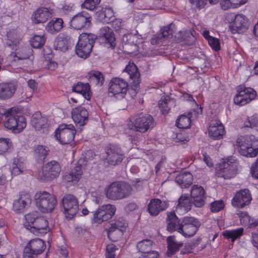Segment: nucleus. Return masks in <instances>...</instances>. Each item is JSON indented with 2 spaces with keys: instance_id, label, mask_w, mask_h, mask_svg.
<instances>
[{
  "instance_id": "1",
  "label": "nucleus",
  "mask_w": 258,
  "mask_h": 258,
  "mask_svg": "<svg viewBox=\"0 0 258 258\" xmlns=\"http://www.w3.org/2000/svg\"><path fill=\"white\" fill-rule=\"evenodd\" d=\"M25 227L36 235H43L49 231L48 222L46 218L40 216L38 212L33 211L25 216Z\"/></svg>"
},
{
  "instance_id": "2",
  "label": "nucleus",
  "mask_w": 258,
  "mask_h": 258,
  "mask_svg": "<svg viewBox=\"0 0 258 258\" xmlns=\"http://www.w3.org/2000/svg\"><path fill=\"white\" fill-rule=\"evenodd\" d=\"M155 124L154 119L151 115L141 112L136 114L127 125L128 128L131 130L145 133L152 129Z\"/></svg>"
},
{
  "instance_id": "3",
  "label": "nucleus",
  "mask_w": 258,
  "mask_h": 258,
  "mask_svg": "<svg viewBox=\"0 0 258 258\" xmlns=\"http://www.w3.org/2000/svg\"><path fill=\"white\" fill-rule=\"evenodd\" d=\"M132 186L124 181H116L105 188L106 196L109 199L116 201L125 199L132 194Z\"/></svg>"
},
{
  "instance_id": "4",
  "label": "nucleus",
  "mask_w": 258,
  "mask_h": 258,
  "mask_svg": "<svg viewBox=\"0 0 258 258\" xmlns=\"http://www.w3.org/2000/svg\"><path fill=\"white\" fill-rule=\"evenodd\" d=\"M3 115L5 117L4 126L13 133H20L26 127L27 123L25 117L16 114L13 108L5 110Z\"/></svg>"
},
{
  "instance_id": "5",
  "label": "nucleus",
  "mask_w": 258,
  "mask_h": 258,
  "mask_svg": "<svg viewBox=\"0 0 258 258\" xmlns=\"http://www.w3.org/2000/svg\"><path fill=\"white\" fill-rule=\"evenodd\" d=\"M236 145L239 153L247 157H254L258 154V140L253 135H246L239 137Z\"/></svg>"
},
{
  "instance_id": "6",
  "label": "nucleus",
  "mask_w": 258,
  "mask_h": 258,
  "mask_svg": "<svg viewBox=\"0 0 258 258\" xmlns=\"http://www.w3.org/2000/svg\"><path fill=\"white\" fill-rule=\"evenodd\" d=\"M96 36L93 34L82 33L79 37L76 46V53L78 56L86 58L91 52Z\"/></svg>"
},
{
  "instance_id": "7",
  "label": "nucleus",
  "mask_w": 258,
  "mask_h": 258,
  "mask_svg": "<svg viewBox=\"0 0 258 258\" xmlns=\"http://www.w3.org/2000/svg\"><path fill=\"white\" fill-rule=\"evenodd\" d=\"M37 206L43 213L52 211L57 204L56 197L46 191L37 192L35 196Z\"/></svg>"
},
{
  "instance_id": "8",
  "label": "nucleus",
  "mask_w": 258,
  "mask_h": 258,
  "mask_svg": "<svg viewBox=\"0 0 258 258\" xmlns=\"http://www.w3.org/2000/svg\"><path fill=\"white\" fill-rule=\"evenodd\" d=\"M238 163L234 157H229L219 164V169L217 172L218 177L229 179L237 174Z\"/></svg>"
},
{
  "instance_id": "9",
  "label": "nucleus",
  "mask_w": 258,
  "mask_h": 258,
  "mask_svg": "<svg viewBox=\"0 0 258 258\" xmlns=\"http://www.w3.org/2000/svg\"><path fill=\"white\" fill-rule=\"evenodd\" d=\"M45 242L40 238L31 239L25 246L23 250L24 258H35L45 249Z\"/></svg>"
},
{
  "instance_id": "10",
  "label": "nucleus",
  "mask_w": 258,
  "mask_h": 258,
  "mask_svg": "<svg viewBox=\"0 0 258 258\" xmlns=\"http://www.w3.org/2000/svg\"><path fill=\"white\" fill-rule=\"evenodd\" d=\"M201 226L199 220L191 216H185L182 218L181 233L185 237L194 236Z\"/></svg>"
},
{
  "instance_id": "11",
  "label": "nucleus",
  "mask_w": 258,
  "mask_h": 258,
  "mask_svg": "<svg viewBox=\"0 0 258 258\" xmlns=\"http://www.w3.org/2000/svg\"><path fill=\"white\" fill-rule=\"evenodd\" d=\"M55 133V137L60 143L68 144L74 140L76 131L72 124H61Z\"/></svg>"
},
{
  "instance_id": "12",
  "label": "nucleus",
  "mask_w": 258,
  "mask_h": 258,
  "mask_svg": "<svg viewBox=\"0 0 258 258\" xmlns=\"http://www.w3.org/2000/svg\"><path fill=\"white\" fill-rule=\"evenodd\" d=\"M61 207L66 217L72 219L79 211L78 199L73 195H66L61 200Z\"/></svg>"
},
{
  "instance_id": "13",
  "label": "nucleus",
  "mask_w": 258,
  "mask_h": 258,
  "mask_svg": "<svg viewBox=\"0 0 258 258\" xmlns=\"http://www.w3.org/2000/svg\"><path fill=\"white\" fill-rule=\"evenodd\" d=\"M128 89V83L119 78H113L109 84L108 93L115 97L123 98Z\"/></svg>"
},
{
  "instance_id": "14",
  "label": "nucleus",
  "mask_w": 258,
  "mask_h": 258,
  "mask_svg": "<svg viewBox=\"0 0 258 258\" xmlns=\"http://www.w3.org/2000/svg\"><path fill=\"white\" fill-rule=\"evenodd\" d=\"M110 227L107 230L108 238L113 241H116L122 234L123 231L127 226V222L121 217H115L111 221Z\"/></svg>"
},
{
  "instance_id": "15",
  "label": "nucleus",
  "mask_w": 258,
  "mask_h": 258,
  "mask_svg": "<svg viewBox=\"0 0 258 258\" xmlns=\"http://www.w3.org/2000/svg\"><path fill=\"white\" fill-rule=\"evenodd\" d=\"M106 160L109 164L115 166L120 164L124 158V154L120 147L109 144L105 148Z\"/></svg>"
},
{
  "instance_id": "16",
  "label": "nucleus",
  "mask_w": 258,
  "mask_h": 258,
  "mask_svg": "<svg viewBox=\"0 0 258 258\" xmlns=\"http://www.w3.org/2000/svg\"><path fill=\"white\" fill-rule=\"evenodd\" d=\"M115 206L107 204L99 207L94 213L93 221L94 223L101 224L111 219L115 214Z\"/></svg>"
},
{
  "instance_id": "17",
  "label": "nucleus",
  "mask_w": 258,
  "mask_h": 258,
  "mask_svg": "<svg viewBox=\"0 0 258 258\" xmlns=\"http://www.w3.org/2000/svg\"><path fill=\"white\" fill-rule=\"evenodd\" d=\"M256 96V92L253 89L240 86L234 98V102L239 106H243L254 99Z\"/></svg>"
},
{
  "instance_id": "18",
  "label": "nucleus",
  "mask_w": 258,
  "mask_h": 258,
  "mask_svg": "<svg viewBox=\"0 0 258 258\" xmlns=\"http://www.w3.org/2000/svg\"><path fill=\"white\" fill-rule=\"evenodd\" d=\"M61 172L59 163L55 160H52L43 165L42 167V181L51 180L58 177Z\"/></svg>"
},
{
  "instance_id": "19",
  "label": "nucleus",
  "mask_w": 258,
  "mask_h": 258,
  "mask_svg": "<svg viewBox=\"0 0 258 258\" xmlns=\"http://www.w3.org/2000/svg\"><path fill=\"white\" fill-rule=\"evenodd\" d=\"M91 17L86 12H82L74 16L70 22L71 26L77 30L87 29L91 24Z\"/></svg>"
},
{
  "instance_id": "20",
  "label": "nucleus",
  "mask_w": 258,
  "mask_h": 258,
  "mask_svg": "<svg viewBox=\"0 0 258 258\" xmlns=\"http://www.w3.org/2000/svg\"><path fill=\"white\" fill-rule=\"evenodd\" d=\"M248 18L244 15L238 14L234 16V19L230 24L232 33L241 34L245 32L249 27Z\"/></svg>"
},
{
  "instance_id": "21",
  "label": "nucleus",
  "mask_w": 258,
  "mask_h": 258,
  "mask_svg": "<svg viewBox=\"0 0 258 258\" xmlns=\"http://www.w3.org/2000/svg\"><path fill=\"white\" fill-rule=\"evenodd\" d=\"M252 200V197L248 189H241L237 191L232 200V205L238 208H243L249 205Z\"/></svg>"
},
{
  "instance_id": "22",
  "label": "nucleus",
  "mask_w": 258,
  "mask_h": 258,
  "mask_svg": "<svg viewBox=\"0 0 258 258\" xmlns=\"http://www.w3.org/2000/svg\"><path fill=\"white\" fill-rule=\"evenodd\" d=\"M99 39L100 43L107 48H114L115 46L114 33L108 27H104L100 29Z\"/></svg>"
},
{
  "instance_id": "23",
  "label": "nucleus",
  "mask_w": 258,
  "mask_h": 258,
  "mask_svg": "<svg viewBox=\"0 0 258 258\" xmlns=\"http://www.w3.org/2000/svg\"><path fill=\"white\" fill-rule=\"evenodd\" d=\"M190 197L192 204L198 208L203 207L205 203V190L203 186L197 184L192 186L190 190Z\"/></svg>"
},
{
  "instance_id": "24",
  "label": "nucleus",
  "mask_w": 258,
  "mask_h": 258,
  "mask_svg": "<svg viewBox=\"0 0 258 258\" xmlns=\"http://www.w3.org/2000/svg\"><path fill=\"white\" fill-rule=\"evenodd\" d=\"M31 203L30 195L25 192H20L18 199L13 203V209L18 213L23 212Z\"/></svg>"
},
{
  "instance_id": "25",
  "label": "nucleus",
  "mask_w": 258,
  "mask_h": 258,
  "mask_svg": "<svg viewBox=\"0 0 258 258\" xmlns=\"http://www.w3.org/2000/svg\"><path fill=\"white\" fill-rule=\"evenodd\" d=\"M166 229L168 232L181 233L182 218L179 219L174 211L168 212L166 218Z\"/></svg>"
},
{
  "instance_id": "26",
  "label": "nucleus",
  "mask_w": 258,
  "mask_h": 258,
  "mask_svg": "<svg viewBox=\"0 0 258 258\" xmlns=\"http://www.w3.org/2000/svg\"><path fill=\"white\" fill-rule=\"evenodd\" d=\"M53 13V11L51 9L41 7L37 9L33 13L32 19L35 24L43 23L52 17Z\"/></svg>"
},
{
  "instance_id": "27",
  "label": "nucleus",
  "mask_w": 258,
  "mask_h": 258,
  "mask_svg": "<svg viewBox=\"0 0 258 258\" xmlns=\"http://www.w3.org/2000/svg\"><path fill=\"white\" fill-rule=\"evenodd\" d=\"M31 54V49L29 47L17 45L15 52H12L9 55V59L12 62H19L29 58Z\"/></svg>"
},
{
  "instance_id": "28",
  "label": "nucleus",
  "mask_w": 258,
  "mask_h": 258,
  "mask_svg": "<svg viewBox=\"0 0 258 258\" xmlns=\"http://www.w3.org/2000/svg\"><path fill=\"white\" fill-rule=\"evenodd\" d=\"M168 202L158 199L150 200L148 205V211L152 216H157L161 212L165 211L168 207Z\"/></svg>"
},
{
  "instance_id": "29",
  "label": "nucleus",
  "mask_w": 258,
  "mask_h": 258,
  "mask_svg": "<svg viewBox=\"0 0 258 258\" xmlns=\"http://www.w3.org/2000/svg\"><path fill=\"white\" fill-rule=\"evenodd\" d=\"M89 113L87 110L82 106H79L73 109L72 118L77 124L80 126L84 125L88 120Z\"/></svg>"
},
{
  "instance_id": "30",
  "label": "nucleus",
  "mask_w": 258,
  "mask_h": 258,
  "mask_svg": "<svg viewBox=\"0 0 258 258\" xmlns=\"http://www.w3.org/2000/svg\"><path fill=\"white\" fill-rule=\"evenodd\" d=\"M17 88V85L14 82L0 84V99H8L13 97Z\"/></svg>"
},
{
  "instance_id": "31",
  "label": "nucleus",
  "mask_w": 258,
  "mask_h": 258,
  "mask_svg": "<svg viewBox=\"0 0 258 258\" xmlns=\"http://www.w3.org/2000/svg\"><path fill=\"white\" fill-rule=\"evenodd\" d=\"M167 250L166 254L168 257L173 256L180 248L183 246V243L178 241L174 235L169 236L167 238Z\"/></svg>"
},
{
  "instance_id": "32",
  "label": "nucleus",
  "mask_w": 258,
  "mask_h": 258,
  "mask_svg": "<svg viewBox=\"0 0 258 258\" xmlns=\"http://www.w3.org/2000/svg\"><path fill=\"white\" fill-rule=\"evenodd\" d=\"M64 22L62 18H54L45 26V30L51 34H56L63 27Z\"/></svg>"
},
{
  "instance_id": "33",
  "label": "nucleus",
  "mask_w": 258,
  "mask_h": 258,
  "mask_svg": "<svg viewBox=\"0 0 258 258\" xmlns=\"http://www.w3.org/2000/svg\"><path fill=\"white\" fill-rule=\"evenodd\" d=\"M225 130L224 126L220 122L212 123L209 128V135L214 140H219L222 138L224 134Z\"/></svg>"
},
{
  "instance_id": "34",
  "label": "nucleus",
  "mask_w": 258,
  "mask_h": 258,
  "mask_svg": "<svg viewBox=\"0 0 258 258\" xmlns=\"http://www.w3.org/2000/svg\"><path fill=\"white\" fill-rule=\"evenodd\" d=\"M72 44V39L66 33H60L55 45V49L63 52L67 51Z\"/></svg>"
},
{
  "instance_id": "35",
  "label": "nucleus",
  "mask_w": 258,
  "mask_h": 258,
  "mask_svg": "<svg viewBox=\"0 0 258 258\" xmlns=\"http://www.w3.org/2000/svg\"><path fill=\"white\" fill-rule=\"evenodd\" d=\"M72 91L82 95L87 100H90L91 98L90 86L88 83L78 82L72 87Z\"/></svg>"
},
{
  "instance_id": "36",
  "label": "nucleus",
  "mask_w": 258,
  "mask_h": 258,
  "mask_svg": "<svg viewBox=\"0 0 258 258\" xmlns=\"http://www.w3.org/2000/svg\"><path fill=\"white\" fill-rule=\"evenodd\" d=\"M241 225L248 226L249 228H253L258 226V219L252 218L246 212L238 211L237 213Z\"/></svg>"
},
{
  "instance_id": "37",
  "label": "nucleus",
  "mask_w": 258,
  "mask_h": 258,
  "mask_svg": "<svg viewBox=\"0 0 258 258\" xmlns=\"http://www.w3.org/2000/svg\"><path fill=\"white\" fill-rule=\"evenodd\" d=\"M175 180L181 188H186L192 184L193 177L190 172H184L177 175Z\"/></svg>"
},
{
  "instance_id": "38",
  "label": "nucleus",
  "mask_w": 258,
  "mask_h": 258,
  "mask_svg": "<svg viewBox=\"0 0 258 258\" xmlns=\"http://www.w3.org/2000/svg\"><path fill=\"white\" fill-rule=\"evenodd\" d=\"M124 72L128 73L130 78L133 80L132 83L133 85L136 88H137L140 83L139 79L140 74L136 66L134 64L126 66L124 70Z\"/></svg>"
},
{
  "instance_id": "39",
  "label": "nucleus",
  "mask_w": 258,
  "mask_h": 258,
  "mask_svg": "<svg viewBox=\"0 0 258 258\" xmlns=\"http://www.w3.org/2000/svg\"><path fill=\"white\" fill-rule=\"evenodd\" d=\"M192 203L188 194L182 195L178 200L176 210L183 209L185 212H187L190 210Z\"/></svg>"
},
{
  "instance_id": "40",
  "label": "nucleus",
  "mask_w": 258,
  "mask_h": 258,
  "mask_svg": "<svg viewBox=\"0 0 258 258\" xmlns=\"http://www.w3.org/2000/svg\"><path fill=\"white\" fill-rule=\"evenodd\" d=\"M31 123L36 130H40L47 123V119L43 117L39 112L34 113L31 118Z\"/></svg>"
},
{
  "instance_id": "41",
  "label": "nucleus",
  "mask_w": 258,
  "mask_h": 258,
  "mask_svg": "<svg viewBox=\"0 0 258 258\" xmlns=\"http://www.w3.org/2000/svg\"><path fill=\"white\" fill-rule=\"evenodd\" d=\"M8 38L7 45L9 46H17L21 40V35L18 33L17 29L10 30L7 34Z\"/></svg>"
},
{
  "instance_id": "42",
  "label": "nucleus",
  "mask_w": 258,
  "mask_h": 258,
  "mask_svg": "<svg viewBox=\"0 0 258 258\" xmlns=\"http://www.w3.org/2000/svg\"><path fill=\"white\" fill-rule=\"evenodd\" d=\"M174 101L169 96H163L159 101L158 106L163 114L168 113L171 105H173Z\"/></svg>"
},
{
  "instance_id": "43",
  "label": "nucleus",
  "mask_w": 258,
  "mask_h": 258,
  "mask_svg": "<svg viewBox=\"0 0 258 258\" xmlns=\"http://www.w3.org/2000/svg\"><path fill=\"white\" fill-rule=\"evenodd\" d=\"M244 229L242 227L233 230H227L222 232V235L227 239H231L232 243L235 240L239 239L243 234Z\"/></svg>"
},
{
  "instance_id": "44",
  "label": "nucleus",
  "mask_w": 258,
  "mask_h": 258,
  "mask_svg": "<svg viewBox=\"0 0 258 258\" xmlns=\"http://www.w3.org/2000/svg\"><path fill=\"white\" fill-rule=\"evenodd\" d=\"M88 79L90 83L101 86L104 82V77L102 73L93 71L88 73Z\"/></svg>"
},
{
  "instance_id": "45",
  "label": "nucleus",
  "mask_w": 258,
  "mask_h": 258,
  "mask_svg": "<svg viewBox=\"0 0 258 258\" xmlns=\"http://www.w3.org/2000/svg\"><path fill=\"white\" fill-rule=\"evenodd\" d=\"M25 168V164L20 158H15L11 167V172L14 175H18L22 173Z\"/></svg>"
},
{
  "instance_id": "46",
  "label": "nucleus",
  "mask_w": 258,
  "mask_h": 258,
  "mask_svg": "<svg viewBox=\"0 0 258 258\" xmlns=\"http://www.w3.org/2000/svg\"><path fill=\"white\" fill-rule=\"evenodd\" d=\"M191 113H188L187 115L184 114L180 115L176 120V125L180 128H189L191 124Z\"/></svg>"
},
{
  "instance_id": "47",
  "label": "nucleus",
  "mask_w": 258,
  "mask_h": 258,
  "mask_svg": "<svg viewBox=\"0 0 258 258\" xmlns=\"http://www.w3.org/2000/svg\"><path fill=\"white\" fill-rule=\"evenodd\" d=\"M153 244L151 240L146 239L138 242L137 247L140 252L145 254L152 251Z\"/></svg>"
},
{
  "instance_id": "48",
  "label": "nucleus",
  "mask_w": 258,
  "mask_h": 258,
  "mask_svg": "<svg viewBox=\"0 0 258 258\" xmlns=\"http://www.w3.org/2000/svg\"><path fill=\"white\" fill-rule=\"evenodd\" d=\"M49 149L42 145H38L34 150V157L38 161H43L48 154Z\"/></svg>"
},
{
  "instance_id": "49",
  "label": "nucleus",
  "mask_w": 258,
  "mask_h": 258,
  "mask_svg": "<svg viewBox=\"0 0 258 258\" xmlns=\"http://www.w3.org/2000/svg\"><path fill=\"white\" fill-rule=\"evenodd\" d=\"M12 147V143L10 139L0 138V155L9 152Z\"/></svg>"
},
{
  "instance_id": "50",
  "label": "nucleus",
  "mask_w": 258,
  "mask_h": 258,
  "mask_svg": "<svg viewBox=\"0 0 258 258\" xmlns=\"http://www.w3.org/2000/svg\"><path fill=\"white\" fill-rule=\"evenodd\" d=\"M46 41L44 35H35L31 40V46L35 48H39L42 47Z\"/></svg>"
},
{
  "instance_id": "51",
  "label": "nucleus",
  "mask_w": 258,
  "mask_h": 258,
  "mask_svg": "<svg viewBox=\"0 0 258 258\" xmlns=\"http://www.w3.org/2000/svg\"><path fill=\"white\" fill-rule=\"evenodd\" d=\"M122 40L125 44L137 45L138 43V38L137 35L127 34L123 35Z\"/></svg>"
},
{
  "instance_id": "52",
  "label": "nucleus",
  "mask_w": 258,
  "mask_h": 258,
  "mask_svg": "<svg viewBox=\"0 0 258 258\" xmlns=\"http://www.w3.org/2000/svg\"><path fill=\"white\" fill-rule=\"evenodd\" d=\"M176 38L180 41H188L194 38L190 31H179L176 35Z\"/></svg>"
},
{
  "instance_id": "53",
  "label": "nucleus",
  "mask_w": 258,
  "mask_h": 258,
  "mask_svg": "<svg viewBox=\"0 0 258 258\" xmlns=\"http://www.w3.org/2000/svg\"><path fill=\"white\" fill-rule=\"evenodd\" d=\"M102 15H104V22L109 23L114 20V13L110 8H106L102 11Z\"/></svg>"
},
{
  "instance_id": "54",
  "label": "nucleus",
  "mask_w": 258,
  "mask_h": 258,
  "mask_svg": "<svg viewBox=\"0 0 258 258\" xmlns=\"http://www.w3.org/2000/svg\"><path fill=\"white\" fill-rule=\"evenodd\" d=\"M100 3V0H85L82 4V7L92 11Z\"/></svg>"
},
{
  "instance_id": "55",
  "label": "nucleus",
  "mask_w": 258,
  "mask_h": 258,
  "mask_svg": "<svg viewBox=\"0 0 258 258\" xmlns=\"http://www.w3.org/2000/svg\"><path fill=\"white\" fill-rule=\"evenodd\" d=\"M201 238H199L196 242H194L192 244H185L184 248L181 250L180 254H184L191 252L194 247L198 246L199 243L201 242Z\"/></svg>"
},
{
  "instance_id": "56",
  "label": "nucleus",
  "mask_w": 258,
  "mask_h": 258,
  "mask_svg": "<svg viewBox=\"0 0 258 258\" xmlns=\"http://www.w3.org/2000/svg\"><path fill=\"white\" fill-rule=\"evenodd\" d=\"M82 173V165L79 164L72 171L70 175L72 176V180L78 181L79 180Z\"/></svg>"
},
{
  "instance_id": "57",
  "label": "nucleus",
  "mask_w": 258,
  "mask_h": 258,
  "mask_svg": "<svg viewBox=\"0 0 258 258\" xmlns=\"http://www.w3.org/2000/svg\"><path fill=\"white\" fill-rule=\"evenodd\" d=\"M117 249V247L114 244L111 243L108 244L106 246V258H115V251Z\"/></svg>"
},
{
  "instance_id": "58",
  "label": "nucleus",
  "mask_w": 258,
  "mask_h": 258,
  "mask_svg": "<svg viewBox=\"0 0 258 258\" xmlns=\"http://www.w3.org/2000/svg\"><path fill=\"white\" fill-rule=\"evenodd\" d=\"M247 121L244 123L245 127L251 128L258 127V115L254 114L250 117H248Z\"/></svg>"
},
{
  "instance_id": "59",
  "label": "nucleus",
  "mask_w": 258,
  "mask_h": 258,
  "mask_svg": "<svg viewBox=\"0 0 258 258\" xmlns=\"http://www.w3.org/2000/svg\"><path fill=\"white\" fill-rule=\"evenodd\" d=\"M192 7L198 9L204 8L209 0H188Z\"/></svg>"
},
{
  "instance_id": "60",
  "label": "nucleus",
  "mask_w": 258,
  "mask_h": 258,
  "mask_svg": "<svg viewBox=\"0 0 258 258\" xmlns=\"http://www.w3.org/2000/svg\"><path fill=\"white\" fill-rule=\"evenodd\" d=\"M224 204L222 200L215 201L211 204V210L212 212H218L224 208Z\"/></svg>"
},
{
  "instance_id": "61",
  "label": "nucleus",
  "mask_w": 258,
  "mask_h": 258,
  "mask_svg": "<svg viewBox=\"0 0 258 258\" xmlns=\"http://www.w3.org/2000/svg\"><path fill=\"white\" fill-rule=\"evenodd\" d=\"M161 33L158 34L156 38L158 40L162 39L167 38L170 34H171L172 30L170 29V26H165L161 29Z\"/></svg>"
},
{
  "instance_id": "62",
  "label": "nucleus",
  "mask_w": 258,
  "mask_h": 258,
  "mask_svg": "<svg viewBox=\"0 0 258 258\" xmlns=\"http://www.w3.org/2000/svg\"><path fill=\"white\" fill-rule=\"evenodd\" d=\"M208 41L209 44L212 49L216 51L219 50L220 49V43L219 40L217 38L213 37H210Z\"/></svg>"
},
{
  "instance_id": "63",
  "label": "nucleus",
  "mask_w": 258,
  "mask_h": 258,
  "mask_svg": "<svg viewBox=\"0 0 258 258\" xmlns=\"http://www.w3.org/2000/svg\"><path fill=\"white\" fill-rule=\"evenodd\" d=\"M250 172L252 177L258 179V158L256 161L252 164Z\"/></svg>"
},
{
  "instance_id": "64",
  "label": "nucleus",
  "mask_w": 258,
  "mask_h": 258,
  "mask_svg": "<svg viewBox=\"0 0 258 258\" xmlns=\"http://www.w3.org/2000/svg\"><path fill=\"white\" fill-rule=\"evenodd\" d=\"M159 254L156 251H151L145 254H142L139 258H159Z\"/></svg>"
}]
</instances>
